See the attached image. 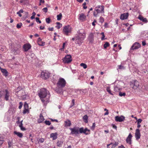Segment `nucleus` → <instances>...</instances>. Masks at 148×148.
Listing matches in <instances>:
<instances>
[{
	"instance_id": "nucleus-56",
	"label": "nucleus",
	"mask_w": 148,
	"mask_h": 148,
	"mask_svg": "<svg viewBox=\"0 0 148 148\" xmlns=\"http://www.w3.org/2000/svg\"><path fill=\"white\" fill-rule=\"evenodd\" d=\"M48 29L49 31H53V27H49Z\"/></svg>"
},
{
	"instance_id": "nucleus-62",
	"label": "nucleus",
	"mask_w": 148,
	"mask_h": 148,
	"mask_svg": "<svg viewBox=\"0 0 148 148\" xmlns=\"http://www.w3.org/2000/svg\"><path fill=\"white\" fill-rule=\"evenodd\" d=\"M21 102H20V105L19 106V108L20 109H21L22 108V104H21Z\"/></svg>"
},
{
	"instance_id": "nucleus-32",
	"label": "nucleus",
	"mask_w": 148,
	"mask_h": 148,
	"mask_svg": "<svg viewBox=\"0 0 148 148\" xmlns=\"http://www.w3.org/2000/svg\"><path fill=\"white\" fill-rule=\"evenodd\" d=\"M23 125H19V126L20 127L21 130L23 131H25L26 130V128L23 127Z\"/></svg>"
},
{
	"instance_id": "nucleus-40",
	"label": "nucleus",
	"mask_w": 148,
	"mask_h": 148,
	"mask_svg": "<svg viewBox=\"0 0 148 148\" xmlns=\"http://www.w3.org/2000/svg\"><path fill=\"white\" fill-rule=\"evenodd\" d=\"M104 19L102 17H100L99 18V22L101 23H102L104 22Z\"/></svg>"
},
{
	"instance_id": "nucleus-18",
	"label": "nucleus",
	"mask_w": 148,
	"mask_h": 148,
	"mask_svg": "<svg viewBox=\"0 0 148 148\" xmlns=\"http://www.w3.org/2000/svg\"><path fill=\"white\" fill-rule=\"evenodd\" d=\"M38 44L40 46H43L45 45V42L42 41V39L39 38L37 40Z\"/></svg>"
},
{
	"instance_id": "nucleus-55",
	"label": "nucleus",
	"mask_w": 148,
	"mask_h": 148,
	"mask_svg": "<svg viewBox=\"0 0 148 148\" xmlns=\"http://www.w3.org/2000/svg\"><path fill=\"white\" fill-rule=\"evenodd\" d=\"M40 3H39V5H41V3H43L44 2V0H40Z\"/></svg>"
},
{
	"instance_id": "nucleus-41",
	"label": "nucleus",
	"mask_w": 148,
	"mask_h": 148,
	"mask_svg": "<svg viewBox=\"0 0 148 148\" xmlns=\"http://www.w3.org/2000/svg\"><path fill=\"white\" fill-rule=\"evenodd\" d=\"M101 34L102 35V37L101 38V39L102 40H103L105 39L104 38L105 36L104 33L103 32H102L101 33Z\"/></svg>"
},
{
	"instance_id": "nucleus-14",
	"label": "nucleus",
	"mask_w": 148,
	"mask_h": 148,
	"mask_svg": "<svg viewBox=\"0 0 148 148\" xmlns=\"http://www.w3.org/2000/svg\"><path fill=\"white\" fill-rule=\"evenodd\" d=\"M23 47L24 51H27L31 48V46L29 43H27L23 45Z\"/></svg>"
},
{
	"instance_id": "nucleus-37",
	"label": "nucleus",
	"mask_w": 148,
	"mask_h": 148,
	"mask_svg": "<svg viewBox=\"0 0 148 148\" xmlns=\"http://www.w3.org/2000/svg\"><path fill=\"white\" fill-rule=\"evenodd\" d=\"M22 25V23H18L17 24L16 27L17 28H20Z\"/></svg>"
},
{
	"instance_id": "nucleus-16",
	"label": "nucleus",
	"mask_w": 148,
	"mask_h": 148,
	"mask_svg": "<svg viewBox=\"0 0 148 148\" xmlns=\"http://www.w3.org/2000/svg\"><path fill=\"white\" fill-rule=\"evenodd\" d=\"M128 13H124L121 15L120 18L122 20H124L127 19L128 16Z\"/></svg>"
},
{
	"instance_id": "nucleus-30",
	"label": "nucleus",
	"mask_w": 148,
	"mask_h": 148,
	"mask_svg": "<svg viewBox=\"0 0 148 148\" xmlns=\"http://www.w3.org/2000/svg\"><path fill=\"white\" fill-rule=\"evenodd\" d=\"M8 147L9 148L11 147L12 145V141H9L8 142Z\"/></svg>"
},
{
	"instance_id": "nucleus-27",
	"label": "nucleus",
	"mask_w": 148,
	"mask_h": 148,
	"mask_svg": "<svg viewBox=\"0 0 148 148\" xmlns=\"http://www.w3.org/2000/svg\"><path fill=\"white\" fill-rule=\"evenodd\" d=\"M57 146L59 147H61L63 144V142L61 141H58L57 143Z\"/></svg>"
},
{
	"instance_id": "nucleus-38",
	"label": "nucleus",
	"mask_w": 148,
	"mask_h": 148,
	"mask_svg": "<svg viewBox=\"0 0 148 148\" xmlns=\"http://www.w3.org/2000/svg\"><path fill=\"white\" fill-rule=\"evenodd\" d=\"M119 95L121 97L125 96L126 94L125 93H123L121 92H120L119 93Z\"/></svg>"
},
{
	"instance_id": "nucleus-31",
	"label": "nucleus",
	"mask_w": 148,
	"mask_h": 148,
	"mask_svg": "<svg viewBox=\"0 0 148 148\" xmlns=\"http://www.w3.org/2000/svg\"><path fill=\"white\" fill-rule=\"evenodd\" d=\"M109 45L110 44L108 42H106L104 45L103 47L104 49H106L107 47H108Z\"/></svg>"
},
{
	"instance_id": "nucleus-54",
	"label": "nucleus",
	"mask_w": 148,
	"mask_h": 148,
	"mask_svg": "<svg viewBox=\"0 0 148 148\" xmlns=\"http://www.w3.org/2000/svg\"><path fill=\"white\" fill-rule=\"evenodd\" d=\"M21 88L20 87H18L17 89H16V93H17L19 91H20V89H21Z\"/></svg>"
},
{
	"instance_id": "nucleus-22",
	"label": "nucleus",
	"mask_w": 148,
	"mask_h": 148,
	"mask_svg": "<svg viewBox=\"0 0 148 148\" xmlns=\"http://www.w3.org/2000/svg\"><path fill=\"white\" fill-rule=\"evenodd\" d=\"M1 71L3 73V75L5 77H7L8 75V72L5 69H1Z\"/></svg>"
},
{
	"instance_id": "nucleus-20",
	"label": "nucleus",
	"mask_w": 148,
	"mask_h": 148,
	"mask_svg": "<svg viewBox=\"0 0 148 148\" xmlns=\"http://www.w3.org/2000/svg\"><path fill=\"white\" fill-rule=\"evenodd\" d=\"M50 138H52L53 140H56L57 138V133H52L50 134Z\"/></svg>"
},
{
	"instance_id": "nucleus-34",
	"label": "nucleus",
	"mask_w": 148,
	"mask_h": 148,
	"mask_svg": "<svg viewBox=\"0 0 148 148\" xmlns=\"http://www.w3.org/2000/svg\"><path fill=\"white\" fill-rule=\"evenodd\" d=\"M80 65L84 69H86L87 67V65L85 64L84 63H81Z\"/></svg>"
},
{
	"instance_id": "nucleus-52",
	"label": "nucleus",
	"mask_w": 148,
	"mask_h": 148,
	"mask_svg": "<svg viewBox=\"0 0 148 148\" xmlns=\"http://www.w3.org/2000/svg\"><path fill=\"white\" fill-rule=\"evenodd\" d=\"M76 36L75 37V38H72V40H73V41H74V40H75V43H76V44H78V43H77V41L76 40Z\"/></svg>"
},
{
	"instance_id": "nucleus-47",
	"label": "nucleus",
	"mask_w": 148,
	"mask_h": 148,
	"mask_svg": "<svg viewBox=\"0 0 148 148\" xmlns=\"http://www.w3.org/2000/svg\"><path fill=\"white\" fill-rule=\"evenodd\" d=\"M98 13H97L96 12V11L95 9V10L93 12V15L95 16H97V14Z\"/></svg>"
},
{
	"instance_id": "nucleus-36",
	"label": "nucleus",
	"mask_w": 148,
	"mask_h": 148,
	"mask_svg": "<svg viewBox=\"0 0 148 148\" xmlns=\"http://www.w3.org/2000/svg\"><path fill=\"white\" fill-rule=\"evenodd\" d=\"M106 90L110 94L113 95L111 93V91L110 90V87H107L106 88Z\"/></svg>"
},
{
	"instance_id": "nucleus-1",
	"label": "nucleus",
	"mask_w": 148,
	"mask_h": 148,
	"mask_svg": "<svg viewBox=\"0 0 148 148\" xmlns=\"http://www.w3.org/2000/svg\"><path fill=\"white\" fill-rule=\"evenodd\" d=\"M38 95L41 101L45 104H47L48 102L50 95L49 92L45 88L40 89L38 93Z\"/></svg>"
},
{
	"instance_id": "nucleus-4",
	"label": "nucleus",
	"mask_w": 148,
	"mask_h": 148,
	"mask_svg": "<svg viewBox=\"0 0 148 148\" xmlns=\"http://www.w3.org/2000/svg\"><path fill=\"white\" fill-rule=\"evenodd\" d=\"M78 35L76 36V40L79 45H80L86 36V33L84 29H80L77 31Z\"/></svg>"
},
{
	"instance_id": "nucleus-28",
	"label": "nucleus",
	"mask_w": 148,
	"mask_h": 148,
	"mask_svg": "<svg viewBox=\"0 0 148 148\" xmlns=\"http://www.w3.org/2000/svg\"><path fill=\"white\" fill-rule=\"evenodd\" d=\"M56 24H57V25L56 26V27L58 29H60L61 27H62V24L59 22H57Z\"/></svg>"
},
{
	"instance_id": "nucleus-59",
	"label": "nucleus",
	"mask_w": 148,
	"mask_h": 148,
	"mask_svg": "<svg viewBox=\"0 0 148 148\" xmlns=\"http://www.w3.org/2000/svg\"><path fill=\"white\" fill-rule=\"evenodd\" d=\"M27 109H25V110H24L23 111V113L24 114H25L27 112Z\"/></svg>"
},
{
	"instance_id": "nucleus-49",
	"label": "nucleus",
	"mask_w": 148,
	"mask_h": 148,
	"mask_svg": "<svg viewBox=\"0 0 148 148\" xmlns=\"http://www.w3.org/2000/svg\"><path fill=\"white\" fill-rule=\"evenodd\" d=\"M119 90V88L116 86L114 87V90L116 91H117Z\"/></svg>"
},
{
	"instance_id": "nucleus-60",
	"label": "nucleus",
	"mask_w": 148,
	"mask_h": 148,
	"mask_svg": "<svg viewBox=\"0 0 148 148\" xmlns=\"http://www.w3.org/2000/svg\"><path fill=\"white\" fill-rule=\"evenodd\" d=\"M146 44L145 42V41H143L142 42V45L143 46H144Z\"/></svg>"
},
{
	"instance_id": "nucleus-53",
	"label": "nucleus",
	"mask_w": 148,
	"mask_h": 148,
	"mask_svg": "<svg viewBox=\"0 0 148 148\" xmlns=\"http://www.w3.org/2000/svg\"><path fill=\"white\" fill-rule=\"evenodd\" d=\"M23 11L22 9L20 10L19 11L17 12L16 14H18L19 13H23Z\"/></svg>"
},
{
	"instance_id": "nucleus-43",
	"label": "nucleus",
	"mask_w": 148,
	"mask_h": 148,
	"mask_svg": "<svg viewBox=\"0 0 148 148\" xmlns=\"http://www.w3.org/2000/svg\"><path fill=\"white\" fill-rule=\"evenodd\" d=\"M36 21L37 23H41V21L39 20V18L38 17H36Z\"/></svg>"
},
{
	"instance_id": "nucleus-3",
	"label": "nucleus",
	"mask_w": 148,
	"mask_h": 148,
	"mask_svg": "<svg viewBox=\"0 0 148 148\" xmlns=\"http://www.w3.org/2000/svg\"><path fill=\"white\" fill-rule=\"evenodd\" d=\"M66 84V81L64 78H60L57 84V87L55 90L58 93H61L62 91V88L65 86Z\"/></svg>"
},
{
	"instance_id": "nucleus-61",
	"label": "nucleus",
	"mask_w": 148,
	"mask_h": 148,
	"mask_svg": "<svg viewBox=\"0 0 148 148\" xmlns=\"http://www.w3.org/2000/svg\"><path fill=\"white\" fill-rule=\"evenodd\" d=\"M45 27H42L41 26H40V30H43L45 29Z\"/></svg>"
},
{
	"instance_id": "nucleus-50",
	"label": "nucleus",
	"mask_w": 148,
	"mask_h": 148,
	"mask_svg": "<svg viewBox=\"0 0 148 148\" xmlns=\"http://www.w3.org/2000/svg\"><path fill=\"white\" fill-rule=\"evenodd\" d=\"M142 121V119H138V120H137V123L140 124Z\"/></svg>"
},
{
	"instance_id": "nucleus-45",
	"label": "nucleus",
	"mask_w": 148,
	"mask_h": 148,
	"mask_svg": "<svg viewBox=\"0 0 148 148\" xmlns=\"http://www.w3.org/2000/svg\"><path fill=\"white\" fill-rule=\"evenodd\" d=\"M119 69H125L124 67L121 65L118 66Z\"/></svg>"
},
{
	"instance_id": "nucleus-57",
	"label": "nucleus",
	"mask_w": 148,
	"mask_h": 148,
	"mask_svg": "<svg viewBox=\"0 0 148 148\" xmlns=\"http://www.w3.org/2000/svg\"><path fill=\"white\" fill-rule=\"evenodd\" d=\"M96 22V21L95 20H94L93 22L92 23V25L95 26V23Z\"/></svg>"
},
{
	"instance_id": "nucleus-35",
	"label": "nucleus",
	"mask_w": 148,
	"mask_h": 148,
	"mask_svg": "<svg viewBox=\"0 0 148 148\" xmlns=\"http://www.w3.org/2000/svg\"><path fill=\"white\" fill-rule=\"evenodd\" d=\"M4 141L3 140V138L0 137V146L1 145L3 144Z\"/></svg>"
},
{
	"instance_id": "nucleus-10",
	"label": "nucleus",
	"mask_w": 148,
	"mask_h": 148,
	"mask_svg": "<svg viewBox=\"0 0 148 148\" xmlns=\"http://www.w3.org/2000/svg\"><path fill=\"white\" fill-rule=\"evenodd\" d=\"M3 95L4 97V99L6 101L9 100V97L10 96V92L7 89H5L3 91Z\"/></svg>"
},
{
	"instance_id": "nucleus-23",
	"label": "nucleus",
	"mask_w": 148,
	"mask_h": 148,
	"mask_svg": "<svg viewBox=\"0 0 148 148\" xmlns=\"http://www.w3.org/2000/svg\"><path fill=\"white\" fill-rule=\"evenodd\" d=\"M64 124V126L65 127L69 126L71 124V121L68 120H67L65 121Z\"/></svg>"
},
{
	"instance_id": "nucleus-25",
	"label": "nucleus",
	"mask_w": 148,
	"mask_h": 148,
	"mask_svg": "<svg viewBox=\"0 0 148 148\" xmlns=\"http://www.w3.org/2000/svg\"><path fill=\"white\" fill-rule=\"evenodd\" d=\"M62 17V15L61 13H60L59 14L57 15V20L58 21H59L61 19Z\"/></svg>"
},
{
	"instance_id": "nucleus-42",
	"label": "nucleus",
	"mask_w": 148,
	"mask_h": 148,
	"mask_svg": "<svg viewBox=\"0 0 148 148\" xmlns=\"http://www.w3.org/2000/svg\"><path fill=\"white\" fill-rule=\"evenodd\" d=\"M25 109H27L28 108V105L27 103H25L24 105Z\"/></svg>"
},
{
	"instance_id": "nucleus-7",
	"label": "nucleus",
	"mask_w": 148,
	"mask_h": 148,
	"mask_svg": "<svg viewBox=\"0 0 148 148\" xmlns=\"http://www.w3.org/2000/svg\"><path fill=\"white\" fill-rule=\"evenodd\" d=\"M50 73L47 71H43L41 73V77L43 79H46L50 76Z\"/></svg>"
},
{
	"instance_id": "nucleus-8",
	"label": "nucleus",
	"mask_w": 148,
	"mask_h": 148,
	"mask_svg": "<svg viewBox=\"0 0 148 148\" xmlns=\"http://www.w3.org/2000/svg\"><path fill=\"white\" fill-rule=\"evenodd\" d=\"M64 33L67 35L69 33H71V28L69 25L65 26L63 28Z\"/></svg>"
},
{
	"instance_id": "nucleus-33",
	"label": "nucleus",
	"mask_w": 148,
	"mask_h": 148,
	"mask_svg": "<svg viewBox=\"0 0 148 148\" xmlns=\"http://www.w3.org/2000/svg\"><path fill=\"white\" fill-rule=\"evenodd\" d=\"M118 143L117 142H115L114 143H113L112 144V148H115L118 145Z\"/></svg>"
},
{
	"instance_id": "nucleus-2",
	"label": "nucleus",
	"mask_w": 148,
	"mask_h": 148,
	"mask_svg": "<svg viewBox=\"0 0 148 148\" xmlns=\"http://www.w3.org/2000/svg\"><path fill=\"white\" fill-rule=\"evenodd\" d=\"M69 129L71 131V134L72 135H77L79 133H83L86 135H88L90 134V130L86 128L84 129L83 127L79 128L78 127H74L73 128H70Z\"/></svg>"
},
{
	"instance_id": "nucleus-9",
	"label": "nucleus",
	"mask_w": 148,
	"mask_h": 148,
	"mask_svg": "<svg viewBox=\"0 0 148 148\" xmlns=\"http://www.w3.org/2000/svg\"><path fill=\"white\" fill-rule=\"evenodd\" d=\"M97 13H103L104 12V6L103 5H99L95 8Z\"/></svg>"
},
{
	"instance_id": "nucleus-12",
	"label": "nucleus",
	"mask_w": 148,
	"mask_h": 148,
	"mask_svg": "<svg viewBox=\"0 0 148 148\" xmlns=\"http://www.w3.org/2000/svg\"><path fill=\"white\" fill-rule=\"evenodd\" d=\"M140 47V45L138 42H135L132 46L131 49L134 50L138 49Z\"/></svg>"
},
{
	"instance_id": "nucleus-6",
	"label": "nucleus",
	"mask_w": 148,
	"mask_h": 148,
	"mask_svg": "<svg viewBox=\"0 0 148 148\" xmlns=\"http://www.w3.org/2000/svg\"><path fill=\"white\" fill-rule=\"evenodd\" d=\"M63 61L65 63H69L71 62L72 61L71 56L70 55L66 56L63 59Z\"/></svg>"
},
{
	"instance_id": "nucleus-15",
	"label": "nucleus",
	"mask_w": 148,
	"mask_h": 148,
	"mask_svg": "<svg viewBox=\"0 0 148 148\" xmlns=\"http://www.w3.org/2000/svg\"><path fill=\"white\" fill-rule=\"evenodd\" d=\"M135 138L137 140H138L140 137V131L138 129H136L135 133Z\"/></svg>"
},
{
	"instance_id": "nucleus-13",
	"label": "nucleus",
	"mask_w": 148,
	"mask_h": 148,
	"mask_svg": "<svg viewBox=\"0 0 148 148\" xmlns=\"http://www.w3.org/2000/svg\"><path fill=\"white\" fill-rule=\"evenodd\" d=\"M11 51L12 53L14 55L18 54L20 53V49L19 48L17 47H14L12 48L11 49Z\"/></svg>"
},
{
	"instance_id": "nucleus-64",
	"label": "nucleus",
	"mask_w": 148,
	"mask_h": 148,
	"mask_svg": "<svg viewBox=\"0 0 148 148\" xmlns=\"http://www.w3.org/2000/svg\"><path fill=\"white\" fill-rule=\"evenodd\" d=\"M118 148H125V147L123 145H121V146H119Z\"/></svg>"
},
{
	"instance_id": "nucleus-39",
	"label": "nucleus",
	"mask_w": 148,
	"mask_h": 148,
	"mask_svg": "<svg viewBox=\"0 0 148 148\" xmlns=\"http://www.w3.org/2000/svg\"><path fill=\"white\" fill-rule=\"evenodd\" d=\"M45 123L47 125H51V123L49 121L46 120L45 121Z\"/></svg>"
},
{
	"instance_id": "nucleus-24",
	"label": "nucleus",
	"mask_w": 148,
	"mask_h": 148,
	"mask_svg": "<svg viewBox=\"0 0 148 148\" xmlns=\"http://www.w3.org/2000/svg\"><path fill=\"white\" fill-rule=\"evenodd\" d=\"M14 133L18 137L20 138H22L23 136L22 134L19 132L14 131Z\"/></svg>"
},
{
	"instance_id": "nucleus-26",
	"label": "nucleus",
	"mask_w": 148,
	"mask_h": 148,
	"mask_svg": "<svg viewBox=\"0 0 148 148\" xmlns=\"http://www.w3.org/2000/svg\"><path fill=\"white\" fill-rule=\"evenodd\" d=\"M83 119L85 123H87L88 117L87 115H85L83 117Z\"/></svg>"
},
{
	"instance_id": "nucleus-21",
	"label": "nucleus",
	"mask_w": 148,
	"mask_h": 148,
	"mask_svg": "<svg viewBox=\"0 0 148 148\" xmlns=\"http://www.w3.org/2000/svg\"><path fill=\"white\" fill-rule=\"evenodd\" d=\"M138 18L140 20V21H142L143 22H147V20L146 18H144L141 15H139Z\"/></svg>"
},
{
	"instance_id": "nucleus-19",
	"label": "nucleus",
	"mask_w": 148,
	"mask_h": 148,
	"mask_svg": "<svg viewBox=\"0 0 148 148\" xmlns=\"http://www.w3.org/2000/svg\"><path fill=\"white\" fill-rule=\"evenodd\" d=\"M86 18V16L83 13H81L79 14V19L83 21Z\"/></svg>"
},
{
	"instance_id": "nucleus-51",
	"label": "nucleus",
	"mask_w": 148,
	"mask_h": 148,
	"mask_svg": "<svg viewBox=\"0 0 148 148\" xmlns=\"http://www.w3.org/2000/svg\"><path fill=\"white\" fill-rule=\"evenodd\" d=\"M44 12H47V8H45L42 9Z\"/></svg>"
},
{
	"instance_id": "nucleus-63",
	"label": "nucleus",
	"mask_w": 148,
	"mask_h": 148,
	"mask_svg": "<svg viewBox=\"0 0 148 148\" xmlns=\"http://www.w3.org/2000/svg\"><path fill=\"white\" fill-rule=\"evenodd\" d=\"M112 127H113V128H114V129H116L117 127L116 125H113Z\"/></svg>"
},
{
	"instance_id": "nucleus-44",
	"label": "nucleus",
	"mask_w": 148,
	"mask_h": 148,
	"mask_svg": "<svg viewBox=\"0 0 148 148\" xmlns=\"http://www.w3.org/2000/svg\"><path fill=\"white\" fill-rule=\"evenodd\" d=\"M46 21L47 23H50V19L49 18H46Z\"/></svg>"
},
{
	"instance_id": "nucleus-17",
	"label": "nucleus",
	"mask_w": 148,
	"mask_h": 148,
	"mask_svg": "<svg viewBox=\"0 0 148 148\" xmlns=\"http://www.w3.org/2000/svg\"><path fill=\"white\" fill-rule=\"evenodd\" d=\"M132 136L131 134H130L126 139V142L130 144H131V138Z\"/></svg>"
},
{
	"instance_id": "nucleus-46",
	"label": "nucleus",
	"mask_w": 148,
	"mask_h": 148,
	"mask_svg": "<svg viewBox=\"0 0 148 148\" xmlns=\"http://www.w3.org/2000/svg\"><path fill=\"white\" fill-rule=\"evenodd\" d=\"M95 123H93L92 124V126L91 127V129L92 130H94L95 127Z\"/></svg>"
},
{
	"instance_id": "nucleus-48",
	"label": "nucleus",
	"mask_w": 148,
	"mask_h": 148,
	"mask_svg": "<svg viewBox=\"0 0 148 148\" xmlns=\"http://www.w3.org/2000/svg\"><path fill=\"white\" fill-rule=\"evenodd\" d=\"M44 141V139L43 138H40L39 140V142L41 143H43Z\"/></svg>"
},
{
	"instance_id": "nucleus-11",
	"label": "nucleus",
	"mask_w": 148,
	"mask_h": 148,
	"mask_svg": "<svg viewBox=\"0 0 148 148\" xmlns=\"http://www.w3.org/2000/svg\"><path fill=\"white\" fill-rule=\"evenodd\" d=\"M115 121L116 122H122L125 120V117L123 116H116L115 117Z\"/></svg>"
},
{
	"instance_id": "nucleus-29",
	"label": "nucleus",
	"mask_w": 148,
	"mask_h": 148,
	"mask_svg": "<svg viewBox=\"0 0 148 148\" xmlns=\"http://www.w3.org/2000/svg\"><path fill=\"white\" fill-rule=\"evenodd\" d=\"M44 119L43 117H42L40 118V119L38 120V122L39 123H41L44 121Z\"/></svg>"
},
{
	"instance_id": "nucleus-58",
	"label": "nucleus",
	"mask_w": 148,
	"mask_h": 148,
	"mask_svg": "<svg viewBox=\"0 0 148 148\" xmlns=\"http://www.w3.org/2000/svg\"><path fill=\"white\" fill-rule=\"evenodd\" d=\"M51 121H56V122H58V120L57 119H51Z\"/></svg>"
},
{
	"instance_id": "nucleus-5",
	"label": "nucleus",
	"mask_w": 148,
	"mask_h": 148,
	"mask_svg": "<svg viewBox=\"0 0 148 148\" xmlns=\"http://www.w3.org/2000/svg\"><path fill=\"white\" fill-rule=\"evenodd\" d=\"M130 85L133 88L136 89L139 86V83L136 80H133L131 82Z\"/></svg>"
}]
</instances>
